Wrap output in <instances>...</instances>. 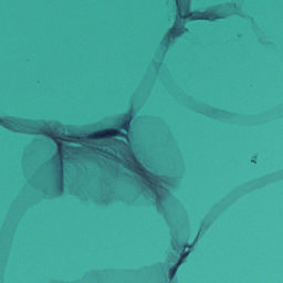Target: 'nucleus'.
<instances>
[{"mask_svg":"<svg viewBox=\"0 0 283 283\" xmlns=\"http://www.w3.org/2000/svg\"><path fill=\"white\" fill-rule=\"evenodd\" d=\"M112 136H118L119 138L127 139V133L120 132L118 128H108L103 130H97L87 135L91 140H98V138H112Z\"/></svg>","mask_w":283,"mask_h":283,"instance_id":"f257e3e1","label":"nucleus"},{"mask_svg":"<svg viewBox=\"0 0 283 283\" xmlns=\"http://www.w3.org/2000/svg\"><path fill=\"white\" fill-rule=\"evenodd\" d=\"M186 19H190V21H218L222 19V17L218 13L195 11L192 13H188Z\"/></svg>","mask_w":283,"mask_h":283,"instance_id":"f03ea898","label":"nucleus"},{"mask_svg":"<svg viewBox=\"0 0 283 283\" xmlns=\"http://www.w3.org/2000/svg\"><path fill=\"white\" fill-rule=\"evenodd\" d=\"M180 264H182V260H178L168 269V280H174V277H176V273H178V269H180Z\"/></svg>","mask_w":283,"mask_h":283,"instance_id":"7ed1b4c3","label":"nucleus"},{"mask_svg":"<svg viewBox=\"0 0 283 283\" xmlns=\"http://www.w3.org/2000/svg\"><path fill=\"white\" fill-rule=\"evenodd\" d=\"M191 249H193V244H187V243H184L181 245V252H180V258L179 260H181V264H182V260L189 258V251H191Z\"/></svg>","mask_w":283,"mask_h":283,"instance_id":"20e7f679","label":"nucleus"},{"mask_svg":"<svg viewBox=\"0 0 283 283\" xmlns=\"http://www.w3.org/2000/svg\"><path fill=\"white\" fill-rule=\"evenodd\" d=\"M132 123V115L126 114L124 118L122 119V123L119 125V128L124 132H129V125Z\"/></svg>","mask_w":283,"mask_h":283,"instance_id":"39448f33","label":"nucleus"},{"mask_svg":"<svg viewBox=\"0 0 283 283\" xmlns=\"http://www.w3.org/2000/svg\"><path fill=\"white\" fill-rule=\"evenodd\" d=\"M178 30H181V28H171L168 31V34L166 35V39H176V35L178 34Z\"/></svg>","mask_w":283,"mask_h":283,"instance_id":"423d86ee","label":"nucleus"},{"mask_svg":"<svg viewBox=\"0 0 283 283\" xmlns=\"http://www.w3.org/2000/svg\"><path fill=\"white\" fill-rule=\"evenodd\" d=\"M57 176L60 178L59 182L60 186L63 187V164H60V169L57 170Z\"/></svg>","mask_w":283,"mask_h":283,"instance_id":"0eeeda50","label":"nucleus"},{"mask_svg":"<svg viewBox=\"0 0 283 283\" xmlns=\"http://www.w3.org/2000/svg\"><path fill=\"white\" fill-rule=\"evenodd\" d=\"M135 168L137 169V171H140L142 174H147V170L143 167V165H140V163H136Z\"/></svg>","mask_w":283,"mask_h":283,"instance_id":"6e6552de","label":"nucleus"},{"mask_svg":"<svg viewBox=\"0 0 283 283\" xmlns=\"http://www.w3.org/2000/svg\"><path fill=\"white\" fill-rule=\"evenodd\" d=\"M117 143H119V145H125V142L117 139Z\"/></svg>","mask_w":283,"mask_h":283,"instance_id":"1a4fd4ad","label":"nucleus"},{"mask_svg":"<svg viewBox=\"0 0 283 283\" xmlns=\"http://www.w3.org/2000/svg\"><path fill=\"white\" fill-rule=\"evenodd\" d=\"M251 165H258V161H255L254 159L251 160Z\"/></svg>","mask_w":283,"mask_h":283,"instance_id":"9d476101","label":"nucleus"},{"mask_svg":"<svg viewBox=\"0 0 283 283\" xmlns=\"http://www.w3.org/2000/svg\"><path fill=\"white\" fill-rule=\"evenodd\" d=\"M49 138H52V134H48Z\"/></svg>","mask_w":283,"mask_h":283,"instance_id":"9b49d317","label":"nucleus"},{"mask_svg":"<svg viewBox=\"0 0 283 283\" xmlns=\"http://www.w3.org/2000/svg\"><path fill=\"white\" fill-rule=\"evenodd\" d=\"M0 123H1V119H0Z\"/></svg>","mask_w":283,"mask_h":283,"instance_id":"f8f14e48","label":"nucleus"}]
</instances>
